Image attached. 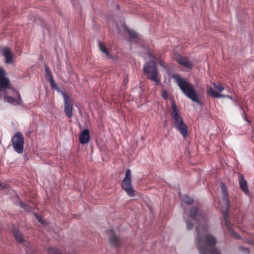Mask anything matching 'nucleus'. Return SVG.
Instances as JSON below:
<instances>
[{"label":"nucleus","instance_id":"f257e3e1","mask_svg":"<svg viewBox=\"0 0 254 254\" xmlns=\"http://www.w3.org/2000/svg\"><path fill=\"white\" fill-rule=\"evenodd\" d=\"M190 217L193 221H197L198 225L195 227L197 235L195 242L200 254H219L213 246L216 243L215 238L206 234L208 228L205 216L198 210L196 207L190 210Z\"/></svg>","mask_w":254,"mask_h":254},{"label":"nucleus","instance_id":"f03ea898","mask_svg":"<svg viewBox=\"0 0 254 254\" xmlns=\"http://www.w3.org/2000/svg\"><path fill=\"white\" fill-rule=\"evenodd\" d=\"M173 77L175 79L178 85L182 91L183 93L191 101L201 104L199 100V95L197 91L194 89L193 85L186 79L181 77L178 74L173 75Z\"/></svg>","mask_w":254,"mask_h":254},{"label":"nucleus","instance_id":"7ed1b4c3","mask_svg":"<svg viewBox=\"0 0 254 254\" xmlns=\"http://www.w3.org/2000/svg\"><path fill=\"white\" fill-rule=\"evenodd\" d=\"M172 112L171 113V116L172 119L173 126L186 138L188 136V128L174 101L172 103Z\"/></svg>","mask_w":254,"mask_h":254},{"label":"nucleus","instance_id":"20e7f679","mask_svg":"<svg viewBox=\"0 0 254 254\" xmlns=\"http://www.w3.org/2000/svg\"><path fill=\"white\" fill-rule=\"evenodd\" d=\"M143 71L149 79L157 84L160 83V80L158 79L157 68L154 62H150L145 64L143 67Z\"/></svg>","mask_w":254,"mask_h":254},{"label":"nucleus","instance_id":"39448f33","mask_svg":"<svg viewBox=\"0 0 254 254\" xmlns=\"http://www.w3.org/2000/svg\"><path fill=\"white\" fill-rule=\"evenodd\" d=\"M3 94L4 102L13 105L20 104L21 98L19 93L14 89L10 87V89H4Z\"/></svg>","mask_w":254,"mask_h":254},{"label":"nucleus","instance_id":"423d86ee","mask_svg":"<svg viewBox=\"0 0 254 254\" xmlns=\"http://www.w3.org/2000/svg\"><path fill=\"white\" fill-rule=\"evenodd\" d=\"M122 187L129 196L133 197L135 195L134 190L131 184V171L129 169L126 171L125 177L122 181Z\"/></svg>","mask_w":254,"mask_h":254},{"label":"nucleus","instance_id":"0eeeda50","mask_svg":"<svg viewBox=\"0 0 254 254\" xmlns=\"http://www.w3.org/2000/svg\"><path fill=\"white\" fill-rule=\"evenodd\" d=\"M24 143V139L22 134L19 132H17L12 138V144L14 150L18 153H22Z\"/></svg>","mask_w":254,"mask_h":254},{"label":"nucleus","instance_id":"6e6552de","mask_svg":"<svg viewBox=\"0 0 254 254\" xmlns=\"http://www.w3.org/2000/svg\"><path fill=\"white\" fill-rule=\"evenodd\" d=\"M61 93L64 99V111L66 116L68 118H71L72 117V101L70 99L69 97L67 96L64 92H61Z\"/></svg>","mask_w":254,"mask_h":254},{"label":"nucleus","instance_id":"1a4fd4ad","mask_svg":"<svg viewBox=\"0 0 254 254\" xmlns=\"http://www.w3.org/2000/svg\"><path fill=\"white\" fill-rule=\"evenodd\" d=\"M176 62L186 68L191 69L193 66L192 62L187 57L179 56L176 59Z\"/></svg>","mask_w":254,"mask_h":254},{"label":"nucleus","instance_id":"9d476101","mask_svg":"<svg viewBox=\"0 0 254 254\" xmlns=\"http://www.w3.org/2000/svg\"><path fill=\"white\" fill-rule=\"evenodd\" d=\"M4 69L0 66V84L2 87H9L10 85L9 79L5 76Z\"/></svg>","mask_w":254,"mask_h":254},{"label":"nucleus","instance_id":"9b49d317","mask_svg":"<svg viewBox=\"0 0 254 254\" xmlns=\"http://www.w3.org/2000/svg\"><path fill=\"white\" fill-rule=\"evenodd\" d=\"M3 57L5 58V63L6 64H12L13 59V54L7 48H4L2 50Z\"/></svg>","mask_w":254,"mask_h":254},{"label":"nucleus","instance_id":"f8f14e48","mask_svg":"<svg viewBox=\"0 0 254 254\" xmlns=\"http://www.w3.org/2000/svg\"><path fill=\"white\" fill-rule=\"evenodd\" d=\"M109 240L111 245L117 247L121 244L119 237L113 231L111 230L109 232Z\"/></svg>","mask_w":254,"mask_h":254},{"label":"nucleus","instance_id":"ddd939ff","mask_svg":"<svg viewBox=\"0 0 254 254\" xmlns=\"http://www.w3.org/2000/svg\"><path fill=\"white\" fill-rule=\"evenodd\" d=\"M80 142L82 144H87L90 140V134L88 129H84L80 133L79 137Z\"/></svg>","mask_w":254,"mask_h":254},{"label":"nucleus","instance_id":"4468645a","mask_svg":"<svg viewBox=\"0 0 254 254\" xmlns=\"http://www.w3.org/2000/svg\"><path fill=\"white\" fill-rule=\"evenodd\" d=\"M221 190L223 195L222 202L225 205V209L227 210L229 207L230 201L227 193L226 187L224 184L222 185Z\"/></svg>","mask_w":254,"mask_h":254},{"label":"nucleus","instance_id":"2eb2a0df","mask_svg":"<svg viewBox=\"0 0 254 254\" xmlns=\"http://www.w3.org/2000/svg\"><path fill=\"white\" fill-rule=\"evenodd\" d=\"M239 184L240 188L246 194L249 193V190L247 187V181L244 179L242 175H241L239 178Z\"/></svg>","mask_w":254,"mask_h":254},{"label":"nucleus","instance_id":"dca6fc26","mask_svg":"<svg viewBox=\"0 0 254 254\" xmlns=\"http://www.w3.org/2000/svg\"><path fill=\"white\" fill-rule=\"evenodd\" d=\"M207 93L212 97L215 98H226L227 95L221 94H219L214 91L212 88H209L207 91Z\"/></svg>","mask_w":254,"mask_h":254},{"label":"nucleus","instance_id":"f3484780","mask_svg":"<svg viewBox=\"0 0 254 254\" xmlns=\"http://www.w3.org/2000/svg\"><path fill=\"white\" fill-rule=\"evenodd\" d=\"M98 46L100 50L105 53L106 55L109 58H112L111 56L110 55L108 50H107L106 46L101 41H98Z\"/></svg>","mask_w":254,"mask_h":254},{"label":"nucleus","instance_id":"a211bd4d","mask_svg":"<svg viewBox=\"0 0 254 254\" xmlns=\"http://www.w3.org/2000/svg\"><path fill=\"white\" fill-rule=\"evenodd\" d=\"M49 80L50 81L51 86L52 88L58 92H61L60 88H59L58 84L53 80L51 73L49 72Z\"/></svg>","mask_w":254,"mask_h":254},{"label":"nucleus","instance_id":"6ab92c4d","mask_svg":"<svg viewBox=\"0 0 254 254\" xmlns=\"http://www.w3.org/2000/svg\"><path fill=\"white\" fill-rule=\"evenodd\" d=\"M13 235L15 238L19 242H22L23 241V238L22 235L21 233L16 229H14L13 230Z\"/></svg>","mask_w":254,"mask_h":254},{"label":"nucleus","instance_id":"aec40b11","mask_svg":"<svg viewBox=\"0 0 254 254\" xmlns=\"http://www.w3.org/2000/svg\"><path fill=\"white\" fill-rule=\"evenodd\" d=\"M127 31L130 38L132 39H135L138 38V34L136 32L134 31L133 30H131L129 29L127 30Z\"/></svg>","mask_w":254,"mask_h":254},{"label":"nucleus","instance_id":"412c9836","mask_svg":"<svg viewBox=\"0 0 254 254\" xmlns=\"http://www.w3.org/2000/svg\"><path fill=\"white\" fill-rule=\"evenodd\" d=\"M213 86H214V88H215V89L220 92L223 91L224 89V88L223 86V85L220 84H216L215 83H214Z\"/></svg>","mask_w":254,"mask_h":254},{"label":"nucleus","instance_id":"4be33fe9","mask_svg":"<svg viewBox=\"0 0 254 254\" xmlns=\"http://www.w3.org/2000/svg\"><path fill=\"white\" fill-rule=\"evenodd\" d=\"M183 201H184L187 204H191L193 202V199L188 196H185L183 199Z\"/></svg>","mask_w":254,"mask_h":254},{"label":"nucleus","instance_id":"5701e85b","mask_svg":"<svg viewBox=\"0 0 254 254\" xmlns=\"http://www.w3.org/2000/svg\"><path fill=\"white\" fill-rule=\"evenodd\" d=\"M49 253L51 254H63L59 250L54 248H49Z\"/></svg>","mask_w":254,"mask_h":254},{"label":"nucleus","instance_id":"b1692460","mask_svg":"<svg viewBox=\"0 0 254 254\" xmlns=\"http://www.w3.org/2000/svg\"><path fill=\"white\" fill-rule=\"evenodd\" d=\"M187 228L188 230H190L193 228V224L189 220H186Z\"/></svg>","mask_w":254,"mask_h":254},{"label":"nucleus","instance_id":"393cba45","mask_svg":"<svg viewBox=\"0 0 254 254\" xmlns=\"http://www.w3.org/2000/svg\"><path fill=\"white\" fill-rule=\"evenodd\" d=\"M223 216H224V218L225 219V223H226V225L228 226V227L229 228V225H228V220H227V217L228 216V214L226 213V212H225L223 214Z\"/></svg>","mask_w":254,"mask_h":254},{"label":"nucleus","instance_id":"a878e982","mask_svg":"<svg viewBox=\"0 0 254 254\" xmlns=\"http://www.w3.org/2000/svg\"><path fill=\"white\" fill-rule=\"evenodd\" d=\"M20 205L21 206V207L22 208H23L24 209H25L26 210H29V207L26 204L21 202Z\"/></svg>","mask_w":254,"mask_h":254},{"label":"nucleus","instance_id":"bb28decb","mask_svg":"<svg viewBox=\"0 0 254 254\" xmlns=\"http://www.w3.org/2000/svg\"><path fill=\"white\" fill-rule=\"evenodd\" d=\"M37 219H38V220L39 221V222L42 224H44V221L43 220V219L42 218V217H41L40 216H39L38 215H37L36 214H35Z\"/></svg>","mask_w":254,"mask_h":254},{"label":"nucleus","instance_id":"cd10ccee","mask_svg":"<svg viewBox=\"0 0 254 254\" xmlns=\"http://www.w3.org/2000/svg\"><path fill=\"white\" fill-rule=\"evenodd\" d=\"M162 96L164 99H167L168 98L167 92L166 90L162 92Z\"/></svg>","mask_w":254,"mask_h":254},{"label":"nucleus","instance_id":"c85d7f7f","mask_svg":"<svg viewBox=\"0 0 254 254\" xmlns=\"http://www.w3.org/2000/svg\"><path fill=\"white\" fill-rule=\"evenodd\" d=\"M159 64H160V65L161 66H164V65H163V63H162V61H160Z\"/></svg>","mask_w":254,"mask_h":254},{"label":"nucleus","instance_id":"c756f323","mask_svg":"<svg viewBox=\"0 0 254 254\" xmlns=\"http://www.w3.org/2000/svg\"><path fill=\"white\" fill-rule=\"evenodd\" d=\"M226 98H228L229 99H231V100H232V97L229 96V95H227L226 96Z\"/></svg>","mask_w":254,"mask_h":254},{"label":"nucleus","instance_id":"7c9ffc66","mask_svg":"<svg viewBox=\"0 0 254 254\" xmlns=\"http://www.w3.org/2000/svg\"><path fill=\"white\" fill-rule=\"evenodd\" d=\"M45 71H46V73H48V68L46 67H45Z\"/></svg>","mask_w":254,"mask_h":254}]
</instances>
